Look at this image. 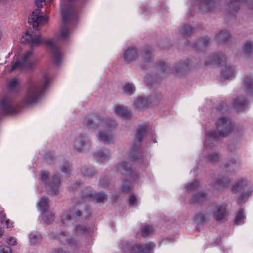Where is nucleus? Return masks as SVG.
Segmentation results:
<instances>
[{
	"mask_svg": "<svg viewBox=\"0 0 253 253\" xmlns=\"http://www.w3.org/2000/svg\"><path fill=\"white\" fill-rule=\"evenodd\" d=\"M84 124L90 128H98L97 137L99 141L109 143L114 141V137L110 133V128L117 125L115 121L103 119L94 115L86 118Z\"/></svg>",
	"mask_w": 253,
	"mask_h": 253,
	"instance_id": "nucleus-1",
	"label": "nucleus"
},
{
	"mask_svg": "<svg viewBox=\"0 0 253 253\" xmlns=\"http://www.w3.org/2000/svg\"><path fill=\"white\" fill-rule=\"evenodd\" d=\"M39 96H24L20 102L16 100L12 96H2L0 99V110L4 114H15L23 108L37 103Z\"/></svg>",
	"mask_w": 253,
	"mask_h": 253,
	"instance_id": "nucleus-2",
	"label": "nucleus"
},
{
	"mask_svg": "<svg viewBox=\"0 0 253 253\" xmlns=\"http://www.w3.org/2000/svg\"><path fill=\"white\" fill-rule=\"evenodd\" d=\"M23 42L29 43L32 46H38L44 42L50 47L54 63L58 65L62 60V55L57 47V41L55 40H44L40 35L33 34L31 31H27L22 36Z\"/></svg>",
	"mask_w": 253,
	"mask_h": 253,
	"instance_id": "nucleus-3",
	"label": "nucleus"
},
{
	"mask_svg": "<svg viewBox=\"0 0 253 253\" xmlns=\"http://www.w3.org/2000/svg\"><path fill=\"white\" fill-rule=\"evenodd\" d=\"M233 126L231 121L228 118L222 117L218 119L216 123V130L214 131H206L205 147L208 149L211 147L208 146V141L215 140L219 137H225L232 130Z\"/></svg>",
	"mask_w": 253,
	"mask_h": 253,
	"instance_id": "nucleus-4",
	"label": "nucleus"
},
{
	"mask_svg": "<svg viewBox=\"0 0 253 253\" xmlns=\"http://www.w3.org/2000/svg\"><path fill=\"white\" fill-rule=\"evenodd\" d=\"M32 50L26 51L20 57L17 58V61L11 65L10 71L15 69H28L36 63L35 59L33 58Z\"/></svg>",
	"mask_w": 253,
	"mask_h": 253,
	"instance_id": "nucleus-5",
	"label": "nucleus"
},
{
	"mask_svg": "<svg viewBox=\"0 0 253 253\" xmlns=\"http://www.w3.org/2000/svg\"><path fill=\"white\" fill-rule=\"evenodd\" d=\"M44 81L42 83H35L30 85L29 91L31 95H40L44 92L47 89L51 84L52 79L46 73L43 75Z\"/></svg>",
	"mask_w": 253,
	"mask_h": 253,
	"instance_id": "nucleus-6",
	"label": "nucleus"
},
{
	"mask_svg": "<svg viewBox=\"0 0 253 253\" xmlns=\"http://www.w3.org/2000/svg\"><path fill=\"white\" fill-rule=\"evenodd\" d=\"M41 179L46 185L48 191L51 194H55L58 191V189L60 184L59 179L57 177H54L48 182V173L42 170L40 172Z\"/></svg>",
	"mask_w": 253,
	"mask_h": 253,
	"instance_id": "nucleus-7",
	"label": "nucleus"
},
{
	"mask_svg": "<svg viewBox=\"0 0 253 253\" xmlns=\"http://www.w3.org/2000/svg\"><path fill=\"white\" fill-rule=\"evenodd\" d=\"M40 9H35L32 13V15L29 18V23L33 24L34 29H38L39 27L41 26L44 23L47 22L48 18L46 16L41 15Z\"/></svg>",
	"mask_w": 253,
	"mask_h": 253,
	"instance_id": "nucleus-8",
	"label": "nucleus"
},
{
	"mask_svg": "<svg viewBox=\"0 0 253 253\" xmlns=\"http://www.w3.org/2000/svg\"><path fill=\"white\" fill-rule=\"evenodd\" d=\"M82 196L83 201L86 200H90L92 201H96L97 202H103L107 198V195L103 192L94 193L92 192V189L90 187H87L83 191Z\"/></svg>",
	"mask_w": 253,
	"mask_h": 253,
	"instance_id": "nucleus-9",
	"label": "nucleus"
},
{
	"mask_svg": "<svg viewBox=\"0 0 253 253\" xmlns=\"http://www.w3.org/2000/svg\"><path fill=\"white\" fill-rule=\"evenodd\" d=\"M227 206L225 204H217L213 210V216L217 221L224 219L227 215Z\"/></svg>",
	"mask_w": 253,
	"mask_h": 253,
	"instance_id": "nucleus-10",
	"label": "nucleus"
},
{
	"mask_svg": "<svg viewBox=\"0 0 253 253\" xmlns=\"http://www.w3.org/2000/svg\"><path fill=\"white\" fill-rule=\"evenodd\" d=\"M155 247V244L153 242L146 245H137L131 249L130 253H150Z\"/></svg>",
	"mask_w": 253,
	"mask_h": 253,
	"instance_id": "nucleus-11",
	"label": "nucleus"
},
{
	"mask_svg": "<svg viewBox=\"0 0 253 253\" xmlns=\"http://www.w3.org/2000/svg\"><path fill=\"white\" fill-rule=\"evenodd\" d=\"M151 96H139L133 103L134 107L136 109H141L146 106H152L153 105L150 102Z\"/></svg>",
	"mask_w": 253,
	"mask_h": 253,
	"instance_id": "nucleus-12",
	"label": "nucleus"
},
{
	"mask_svg": "<svg viewBox=\"0 0 253 253\" xmlns=\"http://www.w3.org/2000/svg\"><path fill=\"white\" fill-rule=\"evenodd\" d=\"M56 239L64 244H68L73 247V248L79 247V244L74 239L69 238L68 235L66 232H61L56 237Z\"/></svg>",
	"mask_w": 253,
	"mask_h": 253,
	"instance_id": "nucleus-13",
	"label": "nucleus"
},
{
	"mask_svg": "<svg viewBox=\"0 0 253 253\" xmlns=\"http://www.w3.org/2000/svg\"><path fill=\"white\" fill-rule=\"evenodd\" d=\"M230 182V179L228 177H222L216 179L213 185V190H221L228 187Z\"/></svg>",
	"mask_w": 253,
	"mask_h": 253,
	"instance_id": "nucleus-14",
	"label": "nucleus"
},
{
	"mask_svg": "<svg viewBox=\"0 0 253 253\" xmlns=\"http://www.w3.org/2000/svg\"><path fill=\"white\" fill-rule=\"evenodd\" d=\"M138 56L136 49L134 47H130L125 51L123 57L126 62H130L137 59Z\"/></svg>",
	"mask_w": 253,
	"mask_h": 253,
	"instance_id": "nucleus-15",
	"label": "nucleus"
},
{
	"mask_svg": "<svg viewBox=\"0 0 253 253\" xmlns=\"http://www.w3.org/2000/svg\"><path fill=\"white\" fill-rule=\"evenodd\" d=\"M86 145V141L83 135L76 138L73 142V149L77 152H82Z\"/></svg>",
	"mask_w": 253,
	"mask_h": 253,
	"instance_id": "nucleus-16",
	"label": "nucleus"
},
{
	"mask_svg": "<svg viewBox=\"0 0 253 253\" xmlns=\"http://www.w3.org/2000/svg\"><path fill=\"white\" fill-rule=\"evenodd\" d=\"M115 113L119 116L127 119H130L132 113L126 107L117 106L114 109Z\"/></svg>",
	"mask_w": 253,
	"mask_h": 253,
	"instance_id": "nucleus-17",
	"label": "nucleus"
},
{
	"mask_svg": "<svg viewBox=\"0 0 253 253\" xmlns=\"http://www.w3.org/2000/svg\"><path fill=\"white\" fill-rule=\"evenodd\" d=\"M216 2L215 0H203L201 2V9L206 12H211L215 9Z\"/></svg>",
	"mask_w": 253,
	"mask_h": 253,
	"instance_id": "nucleus-18",
	"label": "nucleus"
},
{
	"mask_svg": "<svg viewBox=\"0 0 253 253\" xmlns=\"http://www.w3.org/2000/svg\"><path fill=\"white\" fill-rule=\"evenodd\" d=\"M226 58L222 53H218L211 58L209 61H206V65H214L221 64L225 61Z\"/></svg>",
	"mask_w": 253,
	"mask_h": 253,
	"instance_id": "nucleus-19",
	"label": "nucleus"
},
{
	"mask_svg": "<svg viewBox=\"0 0 253 253\" xmlns=\"http://www.w3.org/2000/svg\"><path fill=\"white\" fill-rule=\"evenodd\" d=\"M146 129L147 127L145 126H141L137 129L135 138V143H136L135 145L137 146L140 144L142 139L146 133Z\"/></svg>",
	"mask_w": 253,
	"mask_h": 253,
	"instance_id": "nucleus-20",
	"label": "nucleus"
},
{
	"mask_svg": "<svg viewBox=\"0 0 253 253\" xmlns=\"http://www.w3.org/2000/svg\"><path fill=\"white\" fill-rule=\"evenodd\" d=\"M116 168L123 174L128 175L131 173L130 167L125 161H122L119 163Z\"/></svg>",
	"mask_w": 253,
	"mask_h": 253,
	"instance_id": "nucleus-21",
	"label": "nucleus"
},
{
	"mask_svg": "<svg viewBox=\"0 0 253 253\" xmlns=\"http://www.w3.org/2000/svg\"><path fill=\"white\" fill-rule=\"evenodd\" d=\"M94 158L97 162H103L105 161H108L110 159V155L109 153H105L103 151H98L93 154Z\"/></svg>",
	"mask_w": 253,
	"mask_h": 253,
	"instance_id": "nucleus-22",
	"label": "nucleus"
},
{
	"mask_svg": "<svg viewBox=\"0 0 253 253\" xmlns=\"http://www.w3.org/2000/svg\"><path fill=\"white\" fill-rule=\"evenodd\" d=\"M81 215V212L77 209H74L70 211V213L68 212L64 213L62 216V220L64 223L66 220L70 219L72 216H80Z\"/></svg>",
	"mask_w": 253,
	"mask_h": 253,
	"instance_id": "nucleus-23",
	"label": "nucleus"
},
{
	"mask_svg": "<svg viewBox=\"0 0 253 253\" xmlns=\"http://www.w3.org/2000/svg\"><path fill=\"white\" fill-rule=\"evenodd\" d=\"M238 167L239 165L237 164L235 159H232L229 163L225 164L224 165V169H226L227 172H229L231 174L233 173Z\"/></svg>",
	"mask_w": 253,
	"mask_h": 253,
	"instance_id": "nucleus-24",
	"label": "nucleus"
},
{
	"mask_svg": "<svg viewBox=\"0 0 253 253\" xmlns=\"http://www.w3.org/2000/svg\"><path fill=\"white\" fill-rule=\"evenodd\" d=\"M247 189V182L242 180L241 181L237 182L232 187V192L236 193L238 191H246Z\"/></svg>",
	"mask_w": 253,
	"mask_h": 253,
	"instance_id": "nucleus-25",
	"label": "nucleus"
},
{
	"mask_svg": "<svg viewBox=\"0 0 253 253\" xmlns=\"http://www.w3.org/2000/svg\"><path fill=\"white\" fill-rule=\"evenodd\" d=\"M38 205L42 212H45L49 211L48 206V199L47 197L43 196L39 201Z\"/></svg>",
	"mask_w": 253,
	"mask_h": 253,
	"instance_id": "nucleus-26",
	"label": "nucleus"
},
{
	"mask_svg": "<svg viewBox=\"0 0 253 253\" xmlns=\"http://www.w3.org/2000/svg\"><path fill=\"white\" fill-rule=\"evenodd\" d=\"M207 198V195L204 192H199L193 196L191 199V202L193 204L201 203Z\"/></svg>",
	"mask_w": 253,
	"mask_h": 253,
	"instance_id": "nucleus-27",
	"label": "nucleus"
},
{
	"mask_svg": "<svg viewBox=\"0 0 253 253\" xmlns=\"http://www.w3.org/2000/svg\"><path fill=\"white\" fill-rule=\"evenodd\" d=\"M209 216L205 213V211H201L196 214L194 216V220L198 224H203L209 219Z\"/></svg>",
	"mask_w": 253,
	"mask_h": 253,
	"instance_id": "nucleus-28",
	"label": "nucleus"
},
{
	"mask_svg": "<svg viewBox=\"0 0 253 253\" xmlns=\"http://www.w3.org/2000/svg\"><path fill=\"white\" fill-rule=\"evenodd\" d=\"M54 214L51 211H48L45 212H42V218L44 222L47 224H49L54 220Z\"/></svg>",
	"mask_w": 253,
	"mask_h": 253,
	"instance_id": "nucleus-29",
	"label": "nucleus"
},
{
	"mask_svg": "<svg viewBox=\"0 0 253 253\" xmlns=\"http://www.w3.org/2000/svg\"><path fill=\"white\" fill-rule=\"evenodd\" d=\"M124 92L126 94H134L136 90V88L134 84L131 83H126L123 86Z\"/></svg>",
	"mask_w": 253,
	"mask_h": 253,
	"instance_id": "nucleus-30",
	"label": "nucleus"
},
{
	"mask_svg": "<svg viewBox=\"0 0 253 253\" xmlns=\"http://www.w3.org/2000/svg\"><path fill=\"white\" fill-rule=\"evenodd\" d=\"M245 218L243 210L240 209L235 216L234 222L238 225H241L244 223Z\"/></svg>",
	"mask_w": 253,
	"mask_h": 253,
	"instance_id": "nucleus-31",
	"label": "nucleus"
},
{
	"mask_svg": "<svg viewBox=\"0 0 253 253\" xmlns=\"http://www.w3.org/2000/svg\"><path fill=\"white\" fill-rule=\"evenodd\" d=\"M247 101L244 99H236L234 101V106L238 111L243 110L247 105Z\"/></svg>",
	"mask_w": 253,
	"mask_h": 253,
	"instance_id": "nucleus-32",
	"label": "nucleus"
},
{
	"mask_svg": "<svg viewBox=\"0 0 253 253\" xmlns=\"http://www.w3.org/2000/svg\"><path fill=\"white\" fill-rule=\"evenodd\" d=\"M243 51L247 55H253V45L252 43L250 42H246L244 44Z\"/></svg>",
	"mask_w": 253,
	"mask_h": 253,
	"instance_id": "nucleus-33",
	"label": "nucleus"
},
{
	"mask_svg": "<svg viewBox=\"0 0 253 253\" xmlns=\"http://www.w3.org/2000/svg\"><path fill=\"white\" fill-rule=\"evenodd\" d=\"M190 60H186L183 63V65H177L176 66V73H179L180 72H182L183 70H187L188 67L190 66Z\"/></svg>",
	"mask_w": 253,
	"mask_h": 253,
	"instance_id": "nucleus-34",
	"label": "nucleus"
},
{
	"mask_svg": "<svg viewBox=\"0 0 253 253\" xmlns=\"http://www.w3.org/2000/svg\"><path fill=\"white\" fill-rule=\"evenodd\" d=\"M241 0H231L229 3L230 11H237L239 9V5Z\"/></svg>",
	"mask_w": 253,
	"mask_h": 253,
	"instance_id": "nucleus-35",
	"label": "nucleus"
},
{
	"mask_svg": "<svg viewBox=\"0 0 253 253\" xmlns=\"http://www.w3.org/2000/svg\"><path fill=\"white\" fill-rule=\"evenodd\" d=\"M244 85L247 90L253 93V81L252 79L249 77L246 78Z\"/></svg>",
	"mask_w": 253,
	"mask_h": 253,
	"instance_id": "nucleus-36",
	"label": "nucleus"
},
{
	"mask_svg": "<svg viewBox=\"0 0 253 253\" xmlns=\"http://www.w3.org/2000/svg\"><path fill=\"white\" fill-rule=\"evenodd\" d=\"M141 54L145 61L147 62H150L151 61V52L149 49H144L141 51Z\"/></svg>",
	"mask_w": 253,
	"mask_h": 253,
	"instance_id": "nucleus-37",
	"label": "nucleus"
},
{
	"mask_svg": "<svg viewBox=\"0 0 253 253\" xmlns=\"http://www.w3.org/2000/svg\"><path fill=\"white\" fill-rule=\"evenodd\" d=\"M230 38V35L227 31H222L217 36V39L220 42L225 41Z\"/></svg>",
	"mask_w": 253,
	"mask_h": 253,
	"instance_id": "nucleus-38",
	"label": "nucleus"
},
{
	"mask_svg": "<svg viewBox=\"0 0 253 253\" xmlns=\"http://www.w3.org/2000/svg\"><path fill=\"white\" fill-rule=\"evenodd\" d=\"M140 152L138 151L137 147L132 149L130 153V158L132 161H136L139 159Z\"/></svg>",
	"mask_w": 253,
	"mask_h": 253,
	"instance_id": "nucleus-39",
	"label": "nucleus"
},
{
	"mask_svg": "<svg viewBox=\"0 0 253 253\" xmlns=\"http://www.w3.org/2000/svg\"><path fill=\"white\" fill-rule=\"evenodd\" d=\"M251 194V191H248L247 192H243L240 195L238 199V203L239 204H241L244 203L246 199L250 196Z\"/></svg>",
	"mask_w": 253,
	"mask_h": 253,
	"instance_id": "nucleus-40",
	"label": "nucleus"
},
{
	"mask_svg": "<svg viewBox=\"0 0 253 253\" xmlns=\"http://www.w3.org/2000/svg\"><path fill=\"white\" fill-rule=\"evenodd\" d=\"M180 31L183 35H189L192 33L193 29L189 25H185L181 27Z\"/></svg>",
	"mask_w": 253,
	"mask_h": 253,
	"instance_id": "nucleus-41",
	"label": "nucleus"
},
{
	"mask_svg": "<svg viewBox=\"0 0 253 253\" xmlns=\"http://www.w3.org/2000/svg\"><path fill=\"white\" fill-rule=\"evenodd\" d=\"M69 35V32L67 28L63 29L60 33L59 36L58 38L57 41H62L66 40Z\"/></svg>",
	"mask_w": 253,
	"mask_h": 253,
	"instance_id": "nucleus-42",
	"label": "nucleus"
},
{
	"mask_svg": "<svg viewBox=\"0 0 253 253\" xmlns=\"http://www.w3.org/2000/svg\"><path fill=\"white\" fill-rule=\"evenodd\" d=\"M209 42V40L207 38H206L204 39L200 40L194 45L195 47H196V48H198L199 46L202 47H205L208 45Z\"/></svg>",
	"mask_w": 253,
	"mask_h": 253,
	"instance_id": "nucleus-43",
	"label": "nucleus"
},
{
	"mask_svg": "<svg viewBox=\"0 0 253 253\" xmlns=\"http://www.w3.org/2000/svg\"><path fill=\"white\" fill-rule=\"evenodd\" d=\"M153 232V229L150 226H147L142 228V235L143 237L150 235Z\"/></svg>",
	"mask_w": 253,
	"mask_h": 253,
	"instance_id": "nucleus-44",
	"label": "nucleus"
},
{
	"mask_svg": "<svg viewBox=\"0 0 253 253\" xmlns=\"http://www.w3.org/2000/svg\"><path fill=\"white\" fill-rule=\"evenodd\" d=\"M199 186V183L197 181L193 182L186 186V190L188 191H192L197 189Z\"/></svg>",
	"mask_w": 253,
	"mask_h": 253,
	"instance_id": "nucleus-45",
	"label": "nucleus"
},
{
	"mask_svg": "<svg viewBox=\"0 0 253 253\" xmlns=\"http://www.w3.org/2000/svg\"><path fill=\"white\" fill-rule=\"evenodd\" d=\"M229 71H225L222 74V78L224 79H230L234 74V68L232 67L229 69Z\"/></svg>",
	"mask_w": 253,
	"mask_h": 253,
	"instance_id": "nucleus-46",
	"label": "nucleus"
},
{
	"mask_svg": "<svg viewBox=\"0 0 253 253\" xmlns=\"http://www.w3.org/2000/svg\"><path fill=\"white\" fill-rule=\"evenodd\" d=\"M18 84V81L16 79H13L7 84V87L10 90L15 88Z\"/></svg>",
	"mask_w": 253,
	"mask_h": 253,
	"instance_id": "nucleus-47",
	"label": "nucleus"
},
{
	"mask_svg": "<svg viewBox=\"0 0 253 253\" xmlns=\"http://www.w3.org/2000/svg\"><path fill=\"white\" fill-rule=\"evenodd\" d=\"M131 188V184L128 181H125L123 182L122 186V190L124 192H128Z\"/></svg>",
	"mask_w": 253,
	"mask_h": 253,
	"instance_id": "nucleus-48",
	"label": "nucleus"
},
{
	"mask_svg": "<svg viewBox=\"0 0 253 253\" xmlns=\"http://www.w3.org/2000/svg\"><path fill=\"white\" fill-rule=\"evenodd\" d=\"M219 159V155L217 154L213 153L210 155L208 157V161L212 163L215 162Z\"/></svg>",
	"mask_w": 253,
	"mask_h": 253,
	"instance_id": "nucleus-49",
	"label": "nucleus"
},
{
	"mask_svg": "<svg viewBox=\"0 0 253 253\" xmlns=\"http://www.w3.org/2000/svg\"><path fill=\"white\" fill-rule=\"evenodd\" d=\"M0 253H12V250L9 247L2 245H0Z\"/></svg>",
	"mask_w": 253,
	"mask_h": 253,
	"instance_id": "nucleus-50",
	"label": "nucleus"
},
{
	"mask_svg": "<svg viewBox=\"0 0 253 253\" xmlns=\"http://www.w3.org/2000/svg\"><path fill=\"white\" fill-rule=\"evenodd\" d=\"M94 171L93 169L89 168L84 169L83 170V174L84 176H89L94 174Z\"/></svg>",
	"mask_w": 253,
	"mask_h": 253,
	"instance_id": "nucleus-51",
	"label": "nucleus"
},
{
	"mask_svg": "<svg viewBox=\"0 0 253 253\" xmlns=\"http://www.w3.org/2000/svg\"><path fill=\"white\" fill-rule=\"evenodd\" d=\"M41 236L38 235L33 234L30 237V242L32 245H35L36 244L37 242L40 240Z\"/></svg>",
	"mask_w": 253,
	"mask_h": 253,
	"instance_id": "nucleus-52",
	"label": "nucleus"
},
{
	"mask_svg": "<svg viewBox=\"0 0 253 253\" xmlns=\"http://www.w3.org/2000/svg\"><path fill=\"white\" fill-rule=\"evenodd\" d=\"M62 171L68 174L71 171L70 165L69 163H66L61 168Z\"/></svg>",
	"mask_w": 253,
	"mask_h": 253,
	"instance_id": "nucleus-53",
	"label": "nucleus"
},
{
	"mask_svg": "<svg viewBox=\"0 0 253 253\" xmlns=\"http://www.w3.org/2000/svg\"><path fill=\"white\" fill-rule=\"evenodd\" d=\"M6 243L10 246H14L16 244V239L12 237H10L7 239Z\"/></svg>",
	"mask_w": 253,
	"mask_h": 253,
	"instance_id": "nucleus-54",
	"label": "nucleus"
},
{
	"mask_svg": "<svg viewBox=\"0 0 253 253\" xmlns=\"http://www.w3.org/2000/svg\"><path fill=\"white\" fill-rule=\"evenodd\" d=\"M136 198L133 195H131L129 198V203L132 206H134L136 204Z\"/></svg>",
	"mask_w": 253,
	"mask_h": 253,
	"instance_id": "nucleus-55",
	"label": "nucleus"
},
{
	"mask_svg": "<svg viewBox=\"0 0 253 253\" xmlns=\"http://www.w3.org/2000/svg\"><path fill=\"white\" fill-rule=\"evenodd\" d=\"M61 15L63 22L66 23L68 18V13L62 10Z\"/></svg>",
	"mask_w": 253,
	"mask_h": 253,
	"instance_id": "nucleus-56",
	"label": "nucleus"
},
{
	"mask_svg": "<svg viewBox=\"0 0 253 253\" xmlns=\"http://www.w3.org/2000/svg\"><path fill=\"white\" fill-rule=\"evenodd\" d=\"M45 0H35L36 4L38 7H41L42 2H44Z\"/></svg>",
	"mask_w": 253,
	"mask_h": 253,
	"instance_id": "nucleus-57",
	"label": "nucleus"
},
{
	"mask_svg": "<svg viewBox=\"0 0 253 253\" xmlns=\"http://www.w3.org/2000/svg\"><path fill=\"white\" fill-rule=\"evenodd\" d=\"M76 230L78 231H83V232H84L85 230V228L83 226H79L76 227Z\"/></svg>",
	"mask_w": 253,
	"mask_h": 253,
	"instance_id": "nucleus-58",
	"label": "nucleus"
},
{
	"mask_svg": "<svg viewBox=\"0 0 253 253\" xmlns=\"http://www.w3.org/2000/svg\"><path fill=\"white\" fill-rule=\"evenodd\" d=\"M5 224L7 228H10L12 226V223L10 222L9 220H6Z\"/></svg>",
	"mask_w": 253,
	"mask_h": 253,
	"instance_id": "nucleus-59",
	"label": "nucleus"
},
{
	"mask_svg": "<svg viewBox=\"0 0 253 253\" xmlns=\"http://www.w3.org/2000/svg\"><path fill=\"white\" fill-rule=\"evenodd\" d=\"M54 253H67L66 251L62 249H57L54 252Z\"/></svg>",
	"mask_w": 253,
	"mask_h": 253,
	"instance_id": "nucleus-60",
	"label": "nucleus"
},
{
	"mask_svg": "<svg viewBox=\"0 0 253 253\" xmlns=\"http://www.w3.org/2000/svg\"><path fill=\"white\" fill-rule=\"evenodd\" d=\"M52 158H53L52 156L51 155H50V154L47 153L45 155V159H46V160L47 161L49 159L51 160Z\"/></svg>",
	"mask_w": 253,
	"mask_h": 253,
	"instance_id": "nucleus-61",
	"label": "nucleus"
},
{
	"mask_svg": "<svg viewBox=\"0 0 253 253\" xmlns=\"http://www.w3.org/2000/svg\"><path fill=\"white\" fill-rule=\"evenodd\" d=\"M100 185H101L103 187H105V185L103 184L102 180H101L100 181Z\"/></svg>",
	"mask_w": 253,
	"mask_h": 253,
	"instance_id": "nucleus-62",
	"label": "nucleus"
},
{
	"mask_svg": "<svg viewBox=\"0 0 253 253\" xmlns=\"http://www.w3.org/2000/svg\"><path fill=\"white\" fill-rule=\"evenodd\" d=\"M250 8L253 9V2L252 3L251 5H250Z\"/></svg>",
	"mask_w": 253,
	"mask_h": 253,
	"instance_id": "nucleus-63",
	"label": "nucleus"
},
{
	"mask_svg": "<svg viewBox=\"0 0 253 253\" xmlns=\"http://www.w3.org/2000/svg\"><path fill=\"white\" fill-rule=\"evenodd\" d=\"M160 64H162V65H165V63L164 62H161L160 63ZM159 66H161V65H159Z\"/></svg>",
	"mask_w": 253,
	"mask_h": 253,
	"instance_id": "nucleus-64",
	"label": "nucleus"
}]
</instances>
